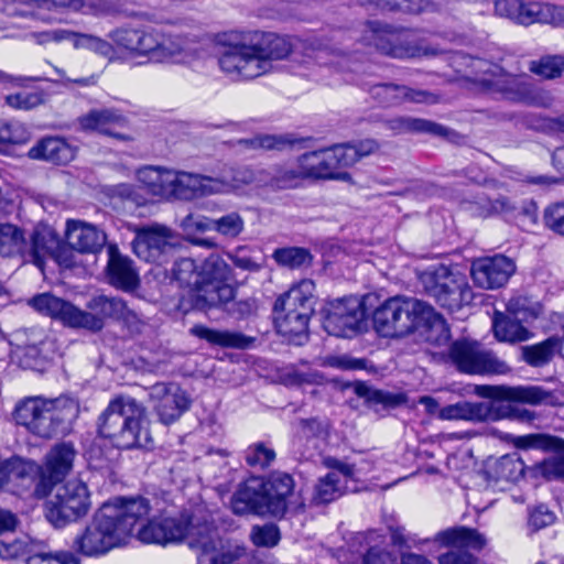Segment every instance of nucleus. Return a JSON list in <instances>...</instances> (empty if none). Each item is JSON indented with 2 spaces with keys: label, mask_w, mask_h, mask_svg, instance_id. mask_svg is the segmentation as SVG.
Wrapping results in <instances>:
<instances>
[{
  "label": "nucleus",
  "mask_w": 564,
  "mask_h": 564,
  "mask_svg": "<svg viewBox=\"0 0 564 564\" xmlns=\"http://www.w3.org/2000/svg\"><path fill=\"white\" fill-rule=\"evenodd\" d=\"M149 500L116 498L105 502L88 524L75 535L72 549L86 557H99L123 546L132 536L135 524L150 513Z\"/></svg>",
  "instance_id": "obj_1"
},
{
  "label": "nucleus",
  "mask_w": 564,
  "mask_h": 564,
  "mask_svg": "<svg viewBox=\"0 0 564 564\" xmlns=\"http://www.w3.org/2000/svg\"><path fill=\"white\" fill-rule=\"evenodd\" d=\"M372 324L382 337H403L424 326L429 328L427 339L437 346L451 338L443 317L415 297L397 295L383 301L372 313Z\"/></svg>",
  "instance_id": "obj_2"
},
{
  "label": "nucleus",
  "mask_w": 564,
  "mask_h": 564,
  "mask_svg": "<svg viewBox=\"0 0 564 564\" xmlns=\"http://www.w3.org/2000/svg\"><path fill=\"white\" fill-rule=\"evenodd\" d=\"M292 51L289 37L254 32L248 40L224 45L218 64L231 79L248 80L269 73L273 61L286 58Z\"/></svg>",
  "instance_id": "obj_3"
},
{
  "label": "nucleus",
  "mask_w": 564,
  "mask_h": 564,
  "mask_svg": "<svg viewBox=\"0 0 564 564\" xmlns=\"http://www.w3.org/2000/svg\"><path fill=\"white\" fill-rule=\"evenodd\" d=\"M473 83L480 93L497 100L529 107L549 108L554 98L550 91L534 85L527 74H512L491 62L471 59Z\"/></svg>",
  "instance_id": "obj_4"
},
{
  "label": "nucleus",
  "mask_w": 564,
  "mask_h": 564,
  "mask_svg": "<svg viewBox=\"0 0 564 564\" xmlns=\"http://www.w3.org/2000/svg\"><path fill=\"white\" fill-rule=\"evenodd\" d=\"M97 433L120 449L149 447L152 444L145 406L127 394H119L109 401L98 416Z\"/></svg>",
  "instance_id": "obj_5"
},
{
  "label": "nucleus",
  "mask_w": 564,
  "mask_h": 564,
  "mask_svg": "<svg viewBox=\"0 0 564 564\" xmlns=\"http://www.w3.org/2000/svg\"><path fill=\"white\" fill-rule=\"evenodd\" d=\"M30 304L37 312L57 318L69 327L98 332L104 327L105 319L118 321L126 302L116 296L96 295L87 302V312L50 293H42L31 299Z\"/></svg>",
  "instance_id": "obj_6"
},
{
  "label": "nucleus",
  "mask_w": 564,
  "mask_h": 564,
  "mask_svg": "<svg viewBox=\"0 0 564 564\" xmlns=\"http://www.w3.org/2000/svg\"><path fill=\"white\" fill-rule=\"evenodd\" d=\"M78 414V402L68 397L54 400L28 398L19 402L14 410L17 423L43 438L68 434Z\"/></svg>",
  "instance_id": "obj_7"
},
{
  "label": "nucleus",
  "mask_w": 564,
  "mask_h": 564,
  "mask_svg": "<svg viewBox=\"0 0 564 564\" xmlns=\"http://www.w3.org/2000/svg\"><path fill=\"white\" fill-rule=\"evenodd\" d=\"M293 489L294 480L286 473L274 471L267 479L250 478L234 494L231 508L240 516L256 513L282 517Z\"/></svg>",
  "instance_id": "obj_8"
},
{
  "label": "nucleus",
  "mask_w": 564,
  "mask_h": 564,
  "mask_svg": "<svg viewBox=\"0 0 564 564\" xmlns=\"http://www.w3.org/2000/svg\"><path fill=\"white\" fill-rule=\"evenodd\" d=\"M315 284L305 279L280 295L274 303V323L279 334L301 344L307 337L308 322L314 313Z\"/></svg>",
  "instance_id": "obj_9"
},
{
  "label": "nucleus",
  "mask_w": 564,
  "mask_h": 564,
  "mask_svg": "<svg viewBox=\"0 0 564 564\" xmlns=\"http://www.w3.org/2000/svg\"><path fill=\"white\" fill-rule=\"evenodd\" d=\"M187 544L197 552L199 564H234L246 554V549L236 540L219 535L216 527L198 519L192 522Z\"/></svg>",
  "instance_id": "obj_10"
},
{
  "label": "nucleus",
  "mask_w": 564,
  "mask_h": 564,
  "mask_svg": "<svg viewBox=\"0 0 564 564\" xmlns=\"http://www.w3.org/2000/svg\"><path fill=\"white\" fill-rule=\"evenodd\" d=\"M424 292L449 311L460 308L473 300V291L460 272L446 265L430 268L420 274Z\"/></svg>",
  "instance_id": "obj_11"
},
{
  "label": "nucleus",
  "mask_w": 564,
  "mask_h": 564,
  "mask_svg": "<svg viewBox=\"0 0 564 564\" xmlns=\"http://www.w3.org/2000/svg\"><path fill=\"white\" fill-rule=\"evenodd\" d=\"M91 508L90 491L80 479L67 480L45 502V517L55 528L84 518Z\"/></svg>",
  "instance_id": "obj_12"
},
{
  "label": "nucleus",
  "mask_w": 564,
  "mask_h": 564,
  "mask_svg": "<svg viewBox=\"0 0 564 564\" xmlns=\"http://www.w3.org/2000/svg\"><path fill=\"white\" fill-rule=\"evenodd\" d=\"M449 357L459 371L469 375H505L510 370L503 360L476 341L453 343Z\"/></svg>",
  "instance_id": "obj_13"
},
{
  "label": "nucleus",
  "mask_w": 564,
  "mask_h": 564,
  "mask_svg": "<svg viewBox=\"0 0 564 564\" xmlns=\"http://www.w3.org/2000/svg\"><path fill=\"white\" fill-rule=\"evenodd\" d=\"M77 451L73 443L61 442L51 447L39 465V480L33 490L37 499L47 497L53 488L72 471Z\"/></svg>",
  "instance_id": "obj_14"
},
{
  "label": "nucleus",
  "mask_w": 564,
  "mask_h": 564,
  "mask_svg": "<svg viewBox=\"0 0 564 564\" xmlns=\"http://www.w3.org/2000/svg\"><path fill=\"white\" fill-rule=\"evenodd\" d=\"M364 318L365 310L358 297L338 299L328 304L323 327L332 336L350 337L359 329Z\"/></svg>",
  "instance_id": "obj_15"
},
{
  "label": "nucleus",
  "mask_w": 564,
  "mask_h": 564,
  "mask_svg": "<svg viewBox=\"0 0 564 564\" xmlns=\"http://www.w3.org/2000/svg\"><path fill=\"white\" fill-rule=\"evenodd\" d=\"M150 401L159 421L170 425L189 410L192 400L187 392L175 382H158L150 388Z\"/></svg>",
  "instance_id": "obj_16"
},
{
  "label": "nucleus",
  "mask_w": 564,
  "mask_h": 564,
  "mask_svg": "<svg viewBox=\"0 0 564 564\" xmlns=\"http://www.w3.org/2000/svg\"><path fill=\"white\" fill-rule=\"evenodd\" d=\"M134 232L133 251L147 262H162L164 256L177 245L173 230L163 225L138 227Z\"/></svg>",
  "instance_id": "obj_17"
},
{
  "label": "nucleus",
  "mask_w": 564,
  "mask_h": 564,
  "mask_svg": "<svg viewBox=\"0 0 564 564\" xmlns=\"http://www.w3.org/2000/svg\"><path fill=\"white\" fill-rule=\"evenodd\" d=\"M303 178H330L348 182L351 176L348 172L341 171L340 152L338 144L330 149L312 151L302 154L297 159Z\"/></svg>",
  "instance_id": "obj_18"
},
{
  "label": "nucleus",
  "mask_w": 564,
  "mask_h": 564,
  "mask_svg": "<svg viewBox=\"0 0 564 564\" xmlns=\"http://www.w3.org/2000/svg\"><path fill=\"white\" fill-rule=\"evenodd\" d=\"M514 272L513 260L502 254L476 259L470 267L474 283L485 290L505 286Z\"/></svg>",
  "instance_id": "obj_19"
},
{
  "label": "nucleus",
  "mask_w": 564,
  "mask_h": 564,
  "mask_svg": "<svg viewBox=\"0 0 564 564\" xmlns=\"http://www.w3.org/2000/svg\"><path fill=\"white\" fill-rule=\"evenodd\" d=\"M364 88L373 100L384 107L399 106L404 102L433 105L438 101V97L431 91L393 83H380Z\"/></svg>",
  "instance_id": "obj_20"
},
{
  "label": "nucleus",
  "mask_w": 564,
  "mask_h": 564,
  "mask_svg": "<svg viewBox=\"0 0 564 564\" xmlns=\"http://www.w3.org/2000/svg\"><path fill=\"white\" fill-rule=\"evenodd\" d=\"M39 478V465L21 457H11L0 463V489L14 495L29 491Z\"/></svg>",
  "instance_id": "obj_21"
},
{
  "label": "nucleus",
  "mask_w": 564,
  "mask_h": 564,
  "mask_svg": "<svg viewBox=\"0 0 564 564\" xmlns=\"http://www.w3.org/2000/svg\"><path fill=\"white\" fill-rule=\"evenodd\" d=\"M195 520L196 518L189 521L176 518L154 519L139 530L138 539L143 543L155 544H167L182 540L187 541L189 525Z\"/></svg>",
  "instance_id": "obj_22"
},
{
  "label": "nucleus",
  "mask_w": 564,
  "mask_h": 564,
  "mask_svg": "<svg viewBox=\"0 0 564 564\" xmlns=\"http://www.w3.org/2000/svg\"><path fill=\"white\" fill-rule=\"evenodd\" d=\"M367 35L365 40L368 44L373 45L381 53L394 58H413L422 55L434 54L427 48L411 44L410 42L397 41L395 36L382 30L379 23L368 22Z\"/></svg>",
  "instance_id": "obj_23"
},
{
  "label": "nucleus",
  "mask_w": 564,
  "mask_h": 564,
  "mask_svg": "<svg viewBox=\"0 0 564 564\" xmlns=\"http://www.w3.org/2000/svg\"><path fill=\"white\" fill-rule=\"evenodd\" d=\"M474 392L481 397L498 401H513L538 405L549 399V393L540 387L535 386H490L478 384L475 386Z\"/></svg>",
  "instance_id": "obj_24"
},
{
  "label": "nucleus",
  "mask_w": 564,
  "mask_h": 564,
  "mask_svg": "<svg viewBox=\"0 0 564 564\" xmlns=\"http://www.w3.org/2000/svg\"><path fill=\"white\" fill-rule=\"evenodd\" d=\"M66 243L78 253H97L106 241V234L95 225L83 220L68 219L65 230Z\"/></svg>",
  "instance_id": "obj_25"
},
{
  "label": "nucleus",
  "mask_w": 564,
  "mask_h": 564,
  "mask_svg": "<svg viewBox=\"0 0 564 564\" xmlns=\"http://www.w3.org/2000/svg\"><path fill=\"white\" fill-rule=\"evenodd\" d=\"M188 294L195 308L207 310L225 306L235 299L236 291L227 282L195 280Z\"/></svg>",
  "instance_id": "obj_26"
},
{
  "label": "nucleus",
  "mask_w": 564,
  "mask_h": 564,
  "mask_svg": "<svg viewBox=\"0 0 564 564\" xmlns=\"http://www.w3.org/2000/svg\"><path fill=\"white\" fill-rule=\"evenodd\" d=\"M175 178L171 196L180 199L221 194L224 188V185L217 181V177L175 171Z\"/></svg>",
  "instance_id": "obj_27"
},
{
  "label": "nucleus",
  "mask_w": 564,
  "mask_h": 564,
  "mask_svg": "<svg viewBox=\"0 0 564 564\" xmlns=\"http://www.w3.org/2000/svg\"><path fill=\"white\" fill-rule=\"evenodd\" d=\"M126 119L112 109H93L78 118L79 128L85 132H96L113 137L120 140H128V137L115 131L117 127L124 126Z\"/></svg>",
  "instance_id": "obj_28"
},
{
  "label": "nucleus",
  "mask_w": 564,
  "mask_h": 564,
  "mask_svg": "<svg viewBox=\"0 0 564 564\" xmlns=\"http://www.w3.org/2000/svg\"><path fill=\"white\" fill-rule=\"evenodd\" d=\"M108 253L107 274L109 283L124 291L134 290L139 284V274L132 260L122 256L113 246L108 248Z\"/></svg>",
  "instance_id": "obj_29"
},
{
  "label": "nucleus",
  "mask_w": 564,
  "mask_h": 564,
  "mask_svg": "<svg viewBox=\"0 0 564 564\" xmlns=\"http://www.w3.org/2000/svg\"><path fill=\"white\" fill-rule=\"evenodd\" d=\"M517 23L530 25L533 23H547L554 26H564V7L551 3L521 0Z\"/></svg>",
  "instance_id": "obj_30"
},
{
  "label": "nucleus",
  "mask_w": 564,
  "mask_h": 564,
  "mask_svg": "<svg viewBox=\"0 0 564 564\" xmlns=\"http://www.w3.org/2000/svg\"><path fill=\"white\" fill-rule=\"evenodd\" d=\"M443 420H465L473 422L494 421L498 417L490 402H458L440 410Z\"/></svg>",
  "instance_id": "obj_31"
},
{
  "label": "nucleus",
  "mask_w": 564,
  "mask_h": 564,
  "mask_svg": "<svg viewBox=\"0 0 564 564\" xmlns=\"http://www.w3.org/2000/svg\"><path fill=\"white\" fill-rule=\"evenodd\" d=\"M263 187L275 191L291 189L304 181L299 162L296 164H274L263 169Z\"/></svg>",
  "instance_id": "obj_32"
},
{
  "label": "nucleus",
  "mask_w": 564,
  "mask_h": 564,
  "mask_svg": "<svg viewBox=\"0 0 564 564\" xmlns=\"http://www.w3.org/2000/svg\"><path fill=\"white\" fill-rule=\"evenodd\" d=\"M29 156L54 164H66L75 156V150L61 138H45L29 150Z\"/></svg>",
  "instance_id": "obj_33"
},
{
  "label": "nucleus",
  "mask_w": 564,
  "mask_h": 564,
  "mask_svg": "<svg viewBox=\"0 0 564 564\" xmlns=\"http://www.w3.org/2000/svg\"><path fill=\"white\" fill-rule=\"evenodd\" d=\"M156 63L178 62L192 53L195 41L184 34L163 33L160 31Z\"/></svg>",
  "instance_id": "obj_34"
},
{
  "label": "nucleus",
  "mask_w": 564,
  "mask_h": 564,
  "mask_svg": "<svg viewBox=\"0 0 564 564\" xmlns=\"http://www.w3.org/2000/svg\"><path fill=\"white\" fill-rule=\"evenodd\" d=\"M137 177L150 193L158 196H171L175 171L156 166H144L137 172Z\"/></svg>",
  "instance_id": "obj_35"
},
{
  "label": "nucleus",
  "mask_w": 564,
  "mask_h": 564,
  "mask_svg": "<svg viewBox=\"0 0 564 564\" xmlns=\"http://www.w3.org/2000/svg\"><path fill=\"white\" fill-rule=\"evenodd\" d=\"M435 541L444 546L469 547L481 550L486 545V539L475 529L466 527L449 528L438 532Z\"/></svg>",
  "instance_id": "obj_36"
},
{
  "label": "nucleus",
  "mask_w": 564,
  "mask_h": 564,
  "mask_svg": "<svg viewBox=\"0 0 564 564\" xmlns=\"http://www.w3.org/2000/svg\"><path fill=\"white\" fill-rule=\"evenodd\" d=\"M521 319L502 313H495L492 329L500 341L518 343L528 340L531 333L521 324Z\"/></svg>",
  "instance_id": "obj_37"
},
{
  "label": "nucleus",
  "mask_w": 564,
  "mask_h": 564,
  "mask_svg": "<svg viewBox=\"0 0 564 564\" xmlns=\"http://www.w3.org/2000/svg\"><path fill=\"white\" fill-rule=\"evenodd\" d=\"M59 240L55 231L48 226H36L31 236V256L33 262L41 268L46 256L55 253Z\"/></svg>",
  "instance_id": "obj_38"
},
{
  "label": "nucleus",
  "mask_w": 564,
  "mask_h": 564,
  "mask_svg": "<svg viewBox=\"0 0 564 564\" xmlns=\"http://www.w3.org/2000/svg\"><path fill=\"white\" fill-rule=\"evenodd\" d=\"M191 333L210 344L223 347L245 348L250 344V340L239 333L210 329L202 325L194 326Z\"/></svg>",
  "instance_id": "obj_39"
},
{
  "label": "nucleus",
  "mask_w": 564,
  "mask_h": 564,
  "mask_svg": "<svg viewBox=\"0 0 564 564\" xmlns=\"http://www.w3.org/2000/svg\"><path fill=\"white\" fill-rule=\"evenodd\" d=\"M300 142L292 134H258L249 139L238 140V144L246 150H276L281 151Z\"/></svg>",
  "instance_id": "obj_40"
},
{
  "label": "nucleus",
  "mask_w": 564,
  "mask_h": 564,
  "mask_svg": "<svg viewBox=\"0 0 564 564\" xmlns=\"http://www.w3.org/2000/svg\"><path fill=\"white\" fill-rule=\"evenodd\" d=\"M263 177V169L253 170L242 166L232 170L230 176L217 177V181L224 185L221 189V194H224L250 184L263 187L262 181H260Z\"/></svg>",
  "instance_id": "obj_41"
},
{
  "label": "nucleus",
  "mask_w": 564,
  "mask_h": 564,
  "mask_svg": "<svg viewBox=\"0 0 564 564\" xmlns=\"http://www.w3.org/2000/svg\"><path fill=\"white\" fill-rule=\"evenodd\" d=\"M347 491V485L341 480L337 473H328L319 478L315 486L313 501L316 505L329 503Z\"/></svg>",
  "instance_id": "obj_42"
},
{
  "label": "nucleus",
  "mask_w": 564,
  "mask_h": 564,
  "mask_svg": "<svg viewBox=\"0 0 564 564\" xmlns=\"http://www.w3.org/2000/svg\"><path fill=\"white\" fill-rule=\"evenodd\" d=\"M388 126L391 130L395 131L397 133L410 131L426 132L435 135H447L448 133V130L438 123L425 119L410 117H399L391 119L388 122Z\"/></svg>",
  "instance_id": "obj_43"
},
{
  "label": "nucleus",
  "mask_w": 564,
  "mask_h": 564,
  "mask_svg": "<svg viewBox=\"0 0 564 564\" xmlns=\"http://www.w3.org/2000/svg\"><path fill=\"white\" fill-rule=\"evenodd\" d=\"M524 463L517 454L498 458L490 467L489 474L496 480L517 481L524 474Z\"/></svg>",
  "instance_id": "obj_44"
},
{
  "label": "nucleus",
  "mask_w": 564,
  "mask_h": 564,
  "mask_svg": "<svg viewBox=\"0 0 564 564\" xmlns=\"http://www.w3.org/2000/svg\"><path fill=\"white\" fill-rule=\"evenodd\" d=\"M557 343L555 338H547L535 345L523 346L521 348L522 359L532 367H543L553 359Z\"/></svg>",
  "instance_id": "obj_45"
},
{
  "label": "nucleus",
  "mask_w": 564,
  "mask_h": 564,
  "mask_svg": "<svg viewBox=\"0 0 564 564\" xmlns=\"http://www.w3.org/2000/svg\"><path fill=\"white\" fill-rule=\"evenodd\" d=\"M379 150V144L373 139L361 140L357 143L338 144L341 165L345 169L355 165L362 158L369 156Z\"/></svg>",
  "instance_id": "obj_46"
},
{
  "label": "nucleus",
  "mask_w": 564,
  "mask_h": 564,
  "mask_svg": "<svg viewBox=\"0 0 564 564\" xmlns=\"http://www.w3.org/2000/svg\"><path fill=\"white\" fill-rule=\"evenodd\" d=\"M23 231L12 224H0V254L14 257L25 249Z\"/></svg>",
  "instance_id": "obj_47"
},
{
  "label": "nucleus",
  "mask_w": 564,
  "mask_h": 564,
  "mask_svg": "<svg viewBox=\"0 0 564 564\" xmlns=\"http://www.w3.org/2000/svg\"><path fill=\"white\" fill-rule=\"evenodd\" d=\"M355 393L364 398L370 405H383L384 408H394L404 401L401 394H393L382 390L373 389L364 382H357L354 386Z\"/></svg>",
  "instance_id": "obj_48"
},
{
  "label": "nucleus",
  "mask_w": 564,
  "mask_h": 564,
  "mask_svg": "<svg viewBox=\"0 0 564 564\" xmlns=\"http://www.w3.org/2000/svg\"><path fill=\"white\" fill-rule=\"evenodd\" d=\"M70 41L75 48L88 50L102 57L112 58L116 54V50L110 42L93 34L78 33L73 31Z\"/></svg>",
  "instance_id": "obj_49"
},
{
  "label": "nucleus",
  "mask_w": 564,
  "mask_h": 564,
  "mask_svg": "<svg viewBox=\"0 0 564 564\" xmlns=\"http://www.w3.org/2000/svg\"><path fill=\"white\" fill-rule=\"evenodd\" d=\"M230 275L229 264L221 257L212 254L204 261L196 280L227 282Z\"/></svg>",
  "instance_id": "obj_50"
},
{
  "label": "nucleus",
  "mask_w": 564,
  "mask_h": 564,
  "mask_svg": "<svg viewBox=\"0 0 564 564\" xmlns=\"http://www.w3.org/2000/svg\"><path fill=\"white\" fill-rule=\"evenodd\" d=\"M529 70L545 79L560 77L564 72L563 55H545L539 59L531 61Z\"/></svg>",
  "instance_id": "obj_51"
},
{
  "label": "nucleus",
  "mask_w": 564,
  "mask_h": 564,
  "mask_svg": "<svg viewBox=\"0 0 564 564\" xmlns=\"http://www.w3.org/2000/svg\"><path fill=\"white\" fill-rule=\"evenodd\" d=\"M272 257L280 265L288 267L290 269L308 265L312 261L310 251L300 247L276 249Z\"/></svg>",
  "instance_id": "obj_52"
},
{
  "label": "nucleus",
  "mask_w": 564,
  "mask_h": 564,
  "mask_svg": "<svg viewBox=\"0 0 564 564\" xmlns=\"http://www.w3.org/2000/svg\"><path fill=\"white\" fill-rule=\"evenodd\" d=\"M512 444L519 449H541L551 451L557 448L560 445V438L543 433H534L514 436Z\"/></svg>",
  "instance_id": "obj_53"
},
{
  "label": "nucleus",
  "mask_w": 564,
  "mask_h": 564,
  "mask_svg": "<svg viewBox=\"0 0 564 564\" xmlns=\"http://www.w3.org/2000/svg\"><path fill=\"white\" fill-rule=\"evenodd\" d=\"M533 470L549 481L564 482V454L560 452L543 459L533 467Z\"/></svg>",
  "instance_id": "obj_54"
},
{
  "label": "nucleus",
  "mask_w": 564,
  "mask_h": 564,
  "mask_svg": "<svg viewBox=\"0 0 564 564\" xmlns=\"http://www.w3.org/2000/svg\"><path fill=\"white\" fill-rule=\"evenodd\" d=\"M245 459L250 467L264 469L275 459V452L268 444L258 442L248 446Z\"/></svg>",
  "instance_id": "obj_55"
},
{
  "label": "nucleus",
  "mask_w": 564,
  "mask_h": 564,
  "mask_svg": "<svg viewBox=\"0 0 564 564\" xmlns=\"http://www.w3.org/2000/svg\"><path fill=\"white\" fill-rule=\"evenodd\" d=\"M45 101V94L43 90L20 91L4 97L7 106L15 110H31Z\"/></svg>",
  "instance_id": "obj_56"
},
{
  "label": "nucleus",
  "mask_w": 564,
  "mask_h": 564,
  "mask_svg": "<svg viewBox=\"0 0 564 564\" xmlns=\"http://www.w3.org/2000/svg\"><path fill=\"white\" fill-rule=\"evenodd\" d=\"M215 231L220 236L235 239L245 230V220L237 212H231L215 219Z\"/></svg>",
  "instance_id": "obj_57"
},
{
  "label": "nucleus",
  "mask_w": 564,
  "mask_h": 564,
  "mask_svg": "<svg viewBox=\"0 0 564 564\" xmlns=\"http://www.w3.org/2000/svg\"><path fill=\"white\" fill-rule=\"evenodd\" d=\"M160 30L148 28L140 29L139 31V43H138V56H145L150 61L155 62L158 59V46L160 45L159 39Z\"/></svg>",
  "instance_id": "obj_58"
},
{
  "label": "nucleus",
  "mask_w": 564,
  "mask_h": 564,
  "mask_svg": "<svg viewBox=\"0 0 564 564\" xmlns=\"http://www.w3.org/2000/svg\"><path fill=\"white\" fill-rule=\"evenodd\" d=\"M509 315L527 322L530 318H535L540 313V305L533 303L528 297L517 296L512 297L507 305Z\"/></svg>",
  "instance_id": "obj_59"
},
{
  "label": "nucleus",
  "mask_w": 564,
  "mask_h": 564,
  "mask_svg": "<svg viewBox=\"0 0 564 564\" xmlns=\"http://www.w3.org/2000/svg\"><path fill=\"white\" fill-rule=\"evenodd\" d=\"M140 29L119 28L109 32V39L120 48L134 55L138 52Z\"/></svg>",
  "instance_id": "obj_60"
},
{
  "label": "nucleus",
  "mask_w": 564,
  "mask_h": 564,
  "mask_svg": "<svg viewBox=\"0 0 564 564\" xmlns=\"http://www.w3.org/2000/svg\"><path fill=\"white\" fill-rule=\"evenodd\" d=\"M195 261L189 258H182L174 262L172 268L173 278L184 286H194V281L199 272H196Z\"/></svg>",
  "instance_id": "obj_61"
},
{
  "label": "nucleus",
  "mask_w": 564,
  "mask_h": 564,
  "mask_svg": "<svg viewBox=\"0 0 564 564\" xmlns=\"http://www.w3.org/2000/svg\"><path fill=\"white\" fill-rule=\"evenodd\" d=\"M543 221L546 228L557 235L564 236V200L545 207Z\"/></svg>",
  "instance_id": "obj_62"
},
{
  "label": "nucleus",
  "mask_w": 564,
  "mask_h": 564,
  "mask_svg": "<svg viewBox=\"0 0 564 564\" xmlns=\"http://www.w3.org/2000/svg\"><path fill=\"white\" fill-rule=\"evenodd\" d=\"M518 210L514 212L510 220H513L517 226L524 230H529L538 220V207L532 200L522 202L517 205Z\"/></svg>",
  "instance_id": "obj_63"
},
{
  "label": "nucleus",
  "mask_w": 564,
  "mask_h": 564,
  "mask_svg": "<svg viewBox=\"0 0 564 564\" xmlns=\"http://www.w3.org/2000/svg\"><path fill=\"white\" fill-rule=\"evenodd\" d=\"M26 564H79V561L72 552H57L29 556Z\"/></svg>",
  "instance_id": "obj_64"
}]
</instances>
